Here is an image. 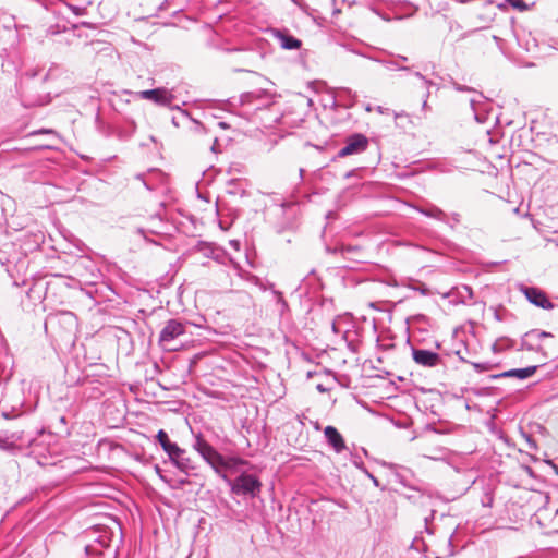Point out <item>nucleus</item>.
I'll list each match as a JSON object with an SVG mask.
<instances>
[{
	"label": "nucleus",
	"instance_id": "f8f14e48",
	"mask_svg": "<svg viewBox=\"0 0 558 558\" xmlns=\"http://www.w3.org/2000/svg\"><path fill=\"white\" fill-rule=\"evenodd\" d=\"M522 291L529 302L541 308L550 310L555 306L554 303L548 300L546 293L538 288L525 287Z\"/></svg>",
	"mask_w": 558,
	"mask_h": 558
},
{
	"label": "nucleus",
	"instance_id": "412c9836",
	"mask_svg": "<svg viewBox=\"0 0 558 558\" xmlns=\"http://www.w3.org/2000/svg\"><path fill=\"white\" fill-rule=\"evenodd\" d=\"M156 439L169 459L181 452V448L169 439L168 434L163 429L158 430Z\"/></svg>",
	"mask_w": 558,
	"mask_h": 558
},
{
	"label": "nucleus",
	"instance_id": "4c0bfd02",
	"mask_svg": "<svg viewBox=\"0 0 558 558\" xmlns=\"http://www.w3.org/2000/svg\"><path fill=\"white\" fill-rule=\"evenodd\" d=\"M525 437H526V441L529 444V448L530 449H536L537 446H536L535 440H533L530 436H525Z\"/></svg>",
	"mask_w": 558,
	"mask_h": 558
},
{
	"label": "nucleus",
	"instance_id": "49530a36",
	"mask_svg": "<svg viewBox=\"0 0 558 558\" xmlns=\"http://www.w3.org/2000/svg\"><path fill=\"white\" fill-rule=\"evenodd\" d=\"M331 328H332V331H333L335 333H337V332H338V330H337V325H336V323H335V322L332 323Z\"/></svg>",
	"mask_w": 558,
	"mask_h": 558
},
{
	"label": "nucleus",
	"instance_id": "a19ab883",
	"mask_svg": "<svg viewBox=\"0 0 558 558\" xmlns=\"http://www.w3.org/2000/svg\"><path fill=\"white\" fill-rule=\"evenodd\" d=\"M427 99L426 96L424 95V100H423V104H422V109L423 110H426L428 108V105H427Z\"/></svg>",
	"mask_w": 558,
	"mask_h": 558
},
{
	"label": "nucleus",
	"instance_id": "13d9d810",
	"mask_svg": "<svg viewBox=\"0 0 558 558\" xmlns=\"http://www.w3.org/2000/svg\"><path fill=\"white\" fill-rule=\"evenodd\" d=\"M451 538H452V535L448 538V544L449 545L451 544Z\"/></svg>",
	"mask_w": 558,
	"mask_h": 558
},
{
	"label": "nucleus",
	"instance_id": "f3484780",
	"mask_svg": "<svg viewBox=\"0 0 558 558\" xmlns=\"http://www.w3.org/2000/svg\"><path fill=\"white\" fill-rule=\"evenodd\" d=\"M450 302L454 304H466L473 298V290L466 284L454 287L448 294Z\"/></svg>",
	"mask_w": 558,
	"mask_h": 558
},
{
	"label": "nucleus",
	"instance_id": "c03bdc74",
	"mask_svg": "<svg viewBox=\"0 0 558 558\" xmlns=\"http://www.w3.org/2000/svg\"><path fill=\"white\" fill-rule=\"evenodd\" d=\"M414 75L422 81L425 78V76L421 72H415Z\"/></svg>",
	"mask_w": 558,
	"mask_h": 558
},
{
	"label": "nucleus",
	"instance_id": "9d476101",
	"mask_svg": "<svg viewBox=\"0 0 558 558\" xmlns=\"http://www.w3.org/2000/svg\"><path fill=\"white\" fill-rule=\"evenodd\" d=\"M267 96V94L264 90H254V92H247L243 93L235 104L234 99L228 101V106L230 108L235 107L236 105L245 106V105H254V109L258 110L263 107L267 106L268 102L264 101L263 99Z\"/></svg>",
	"mask_w": 558,
	"mask_h": 558
},
{
	"label": "nucleus",
	"instance_id": "4468645a",
	"mask_svg": "<svg viewBox=\"0 0 558 558\" xmlns=\"http://www.w3.org/2000/svg\"><path fill=\"white\" fill-rule=\"evenodd\" d=\"M271 33L274 37L279 41V45L282 49L296 50L302 45L300 39L290 35L287 31L274 28L271 29Z\"/></svg>",
	"mask_w": 558,
	"mask_h": 558
},
{
	"label": "nucleus",
	"instance_id": "cd10ccee",
	"mask_svg": "<svg viewBox=\"0 0 558 558\" xmlns=\"http://www.w3.org/2000/svg\"><path fill=\"white\" fill-rule=\"evenodd\" d=\"M243 278L248 281L250 283L256 286V284H259L260 283V278H258L257 276L253 275V274H250V272H245L243 275Z\"/></svg>",
	"mask_w": 558,
	"mask_h": 558
},
{
	"label": "nucleus",
	"instance_id": "7c9ffc66",
	"mask_svg": "<svg viewBox=\"0 0 558 558\" xmlns=\"http://www.w3.org/2000/svg\"><path fill=\"white\" fill-rule=\"evenodd\" d=\"M460 222V215L458 213H453L449 216V223H447L451 229L454 228L457 223Z\"/></svg>",
	"mask_w": 558,
	"mask_h": 558
},
{
	"label": "nucleus",
	"instance_id": "a878e982",
	"mask_svg": "<svg viewBox=\"0 0 558 558\" xmlns=\"http://www.w3.org/2000/svg\"><path fill=\"white\" fill-rule=\"evenodd\" d=\"M136 178L143 180V183H144V185L146 186L147 190H149V191H155L156 190V184L154 182V180L156 179V171L155 170L150 172L148 178H146L145 174H137Z\"/></svg>",
	"mask_w": 558,
	"mask_h": 558
},
{
	"label": "nucleus",
	"instance_id": "8fccbe9b",
	"mask_svg": "<svg viewBox=\"0 0 558 558\" xmlns=\"http://www.w3.org/2000/svg\"><path fill=\"white\" fill-rule=\"evenodd\" d=\"M317 389H318L319 391H325V388L323 387V385H318V386H317Z\"/></svg>",
	"mask_w": 558,
	"mask_h": 558
},
{
	"label": "nucleus",
	"instance_id": "9b49d317",
	"mask_svg": "<svg viewBox=\"0 0 558 558\" xmlns=\"http://www.w3.org/2000/svg\"><path fill=\"white\" fill-rule=\"evenodd\" d=\"M413 361L424 367H435L441 363V357L438 353L430 350L412 348Z\"/></svg>",
	"mask_w": 558,
	"mask_h": 558
},
{
	"label": "nucleus",
	"instance_id": "6e6552de",
	"mask_svg": "<svg viewBox=\"0 0 558 558\" xmlns=\"http://www.w3.org/2000/svg\"><path fill=\"white\" fill-rule=\"evenodd\" d=\"M128 94H133L135 97L141 99H146L155 102L159 106H171L174 95L165 87H158L154 89H146L136 93L126 92Z\"/></svg>",
	"mask_w": 558,
	"mask_h": 558
},
{
	"label": "nucleus",
	"instance_id": "ea45409f",
	"mask_svg": "<svg viewBox=\"0 0 558 558\" xmlns=\"http://www.w3.org/2000/svg\"><path fill=\"white\" fill-rule=\"evenodd\" d=\"M189 483H190V482H189V480H187V476H185V477H183V478H180V480H179V484H180V485H186V484H189Z\"/></svg>",
	"mask_w": 558,
	"mask_h": 558
},
{
	"label": "nucleus",
	"instance_id": "2f4dec72",
	"mask_svg": "<svg viewBox=\"0 0 558 558\" xmlns=\"http://www.w3.org/2000/svg\"><path fill=\"white\" fill-rule=\"evenodd\" d=\"M423 83H424V86L426 88L425 96H426V98H428L429 95H430V87L435 86V83L433 81L426 78V77L423 80Z\"/></svg>",
	"mask_w": 558,
	"mask_h": 558
},
{
	"label": "nucleus",
	"instance_id": "f704fd0d",
	"mask_svg": "<svg viewBox=\"0 0 558 558\" xmlns=\"http://www.w3.org/2000/svg\"><path fill=\"white\" fill-rule=\"evenodd\" d=\"M69 8L75 15H83L85 12L84 8L77 5H69Z\"/></svg>",
	"mask_w": 558,
	"mask_h": 558
},
{
	"label": "nucleus",
	"instance_id": "c85d7f7f",
	"mask_svg": "<svg viewBox=\"0 0 558 558\" xmlns=\"http://www.w3.org/2000/svg\"><path fill=\"white\" fill-rule=\"evenodd\" d=\"M533 336H538V338H541V339L553 337V335L550 332L538 330V329L531 330V335L529 337H533Z\"/></svg>",
	"mask_w": 558,
	"mask_h": 558
},
{
	"label": "nucleus",
	"instance_id": "de8ad7c7",
	"mask_svg": "<svg viewBox=\"0 0 558 558\" xmlns=\"http://www.w3.org/2000/svg\"><path fill=\"white\" fill-rule=\"evenodd\" d=\"M299 173H300V179L302 180V179H303V175H304V169H302V168H301V169L299 170Z\"/></svg>",
	"mask_w": 558,
	"mask_h": 558
},
{
	"label": "nucleus",
	"instance_id": "603ef678",
	"mask_svg": "<svg viewBox=\"0 0 558 558\" xmlns=\"http://www.w3.org/2000/svg\"><path fill=\"white\" fill-rule=\"evenodd\" d=\"M82 26H86V27H89V24L87 22H82L81 23Z\"/></svg>",
	"mask_w": 558,
	"mask_h": 558
},
{
	"label": "nucleus",
	"instance_id": "09e8293b",
	"mask_svg": "<svg viewBox=\"0 0 558 558\" xmlns=\"http://www.w3.org/2000/svg\"><path fill=\"white\" fill-rule=\"evenodd\" d=\"M353 463H354V465H355L357 469H359V465L364 464L363 462H361V461L359 462V461H356V460H354V461H353Z\"/></svg>",
	"mask_w": 558,
	"mask_h": 558
},
{
	"label": "nucleus",
	"instance_id": "5fc2aeb1",
	"mask_svg": "<svg viewBox=\"0 0 558 558\" xmlns=\"http://www.w3.org/2000/svg\"><path fill=\"white\" fill-rule=\"evenodd\" d=\"M493 38H494L495 41H499L500 40L499 37H497V36H493Z\"/></svg>",
	"mask_w": 558,
	"mask_h": 558
},
{
	"label": "nucleus",
	"instance_id": "4d7b16f0",
	"mask_svg": "<svg viewBox=\"0 0 558 558\" xmlns=\"http://www.w3.org/2000/svg\"><path fill=\"white\" fill-rule=\"evenodd\" d=\"M3 416H4L5 418H9V417H10L8 413H3Z\"/></svg>",
	"mask_w": 558,
	"mask_h": 558
},
{
	"label": "nucleus",
	"instance_id": "1a4fd4ad",
	"mask_svg": "<svg viewBox=\"0 0 558 558\" xmlns=\"http://www.w3.org/2000/svg\"><path fill=\"white\" fill-rule=\"evenodd\" d=\"M470 107L473 111L474 119L478 123H485L489 119V114L492 111V106L487 101V99L483 96L482 93H475L473 97L470 98Z\"/></svg>",
	"mask_w": 558,
	"mask_h": 558
},
{
	"label": "nucleus",
	"instance_id": "aec40b11",
	"mask_svg": "<svg viewBox=\"0 0 558 558\" xmlns=\"http://www.w3.org/2000/svg\"><path fill=\"white\" fill-rule=\"evenodd\" d=\"M531 335V330L524 333L521 340V349L526 351H535L542 354V356L546 360L548 359V354L545 352L543 347L539 344L541 338L538 336L529 337Z\"/></svg>",
	"mask_w": 558,
	"mask_h": 558
},
{
	"label": "nucleus",
	"instance_id": "79ce46f5",
	"mask_svg": "<svg viewBox=\"0 0 558 558\" xmlns=\"http://www.w3.org/2000/svg\"><path fill=\"white\" fill-rule=\"evenodd\" d=\"M393 116H395L396 119H398V118H401V117H405L407 114H405L404 111H401V112H393Z\"/></svg>",
	"mask_w": 558,
	"mask_h": 558
},
{
	"label": "nucleus",
	"instance_id": "58836bf2",
	"mask_svg": "<svg viewBox=\"0 0 558 558\" xmlns=\"http://www.w3.org/2000/svg\"><path fill=\"white\" fill-rule=\"evenodd\" d=\"M376 111L380 114H385V113H389L390 112V109L389 108H385V107H381V106H377L376 107Z\"/></svg>",
	"mask_w": 558,
	"mask_h": 558
},
{
	"label": "nucleus",
	"instance_id": "c756f323",
	"mask_svg": "<svg viewBox=\"0 0 558 558\" xmlns=\"http://www.w3.org/2000/svg\"><path fill=\"white\" fill-rule=\"evenodd\" d=\"M474 369L478 373H483L487 369H489L490 364L489 363H472Z\"/></svg>",
	"mask_w": 558,
	"mask_h": 558
},
{
	"label": "nucleus",
	"instance_id": "c9c22d12",
	"mask_svg": "<svg viewBox=\"0 0 558 558\" xmlns=\"http://www.w3.org/2000/svg\"><path fill=\"white\" fill-rule=\"evenodd\" d=\"M453 86H454V88H456L457 90H459V92L468 90V92H473L474 94L476 93V92H474L473 89L468 88V87H465V86H463V85H460V84H457V83H454V84H453Z\"/></svg>",
	"mask_w": 558,
	"mask_h": 558
},
{
	"label": "nucleus",
	"instance_id": "a18cd8bd",
	"mask_svg": "<svg viewBox=\"0 0 558 558\" xmlns=\"http://www.w3.org/2000/svg\"><path fill=\"white\" fill-rule=\"evenodd\" d=\"M36 133H38V134H39V133H40V134H41V133H52V130L41 129V130L37 131Z\"/></svg>",
	"mask_w": 558,
	"mask_h": 558
},
{
	"label": "nucleus",
	"instance_id": "b1692460",
	"mask_svg": "<svg viewBox=\"0 0 558 558\" xmlns=\"http://www.w3.org/2000/svg\"><path fill=\"white\" fill-rule=\"evenodd\" d=\"M0 450L15 454L19 448L7 437L4 433L0 434Z\"/></svg>",
	"mask_w": 558,
	"mask_h": 558
},
{
	"label": "nucleus",
	"instance_id": "72a5a7b5",
	"mask_svg": "<svg viewBox=\"0 0 558 558\" xmlns=\"http://www.w3.org/2000/svg\"><path fill=\"white\" fill-rule=\"evenodd\" d=\"M512 7H513V8L519 9V10H521V11H523V10H526V9H527L526 3H525V2H523L522 0H515V1H513V2H512Z\"/></svg>",
	"mask_w": 558,
	"mask_h": 558
},
{
	"label": "nucleus",
	"instance_id": "5701e85b",
	"mask_svg": "<svg viewBox=\"0 0 558 558\" xmlns=\"http://www.w3.org/2000/svg\"><path fill=\"white\" fill-rule=\"evenodd\" d=\"M401 62H407L408 57L398 54L395 60H379L378 62L381 63L387 70L390 71H405L409 72L411 70L408 65L400 64Z\"/></svg>",
	"mask_w": 558,
	"mask_h": 558
},
{
	"label": "nucleus",
	"instance_id": "0eeeda50",
	"mask_svg": "<svg viewBox=\"0 0 558 558\" xmlns=\"http://www.w3.org/2000/svg\"><path fill=\"white\" fill-rule=\"evenodd\" d=\"M369 141L366 135L353 133L347 137L344 146L337 154V158L362 154L367 149Z\"/></svg>",
	"mask_w": 558,
	"mask_h": 558
},
{
	"label": "nucleus",
	"instance_id": "7ed1b4c3",
	"mask_svg": "<svg viewBox=\"0 0 558 558\" xmlns=\"http://www.w3.org/2000/svg\"><path fill=\"white\" fill-rule=\"evenodd\" d=\"M193 448L213 468L216 474L220 477L221 474H225L223 470L228 468L227 461L201 434L195 436Z\"/></svg>",
	"mask_w": 558,
	"mask_h": 558
},
{
	"label": "nucleus",
	"instance_id": "f257e3e1",
	"mask_svg": "<svg viewBox=\"0 0 558 558\" xmlns=\"http://www.w3.org/2000/svg\"><path fill=\"white\" fill-rule=\"evenodd\" d=\"M15 93L24 108H33L49 104L50 96L47 93H38V83L35 75L22 76L15 85Z\"/></svg>",
	"mask_w": 558,
	"mask_h": 558
},
{
	"label": "nucleus",
	"instance_id": "a211bd4d",
	"mask_svg": "<svg viewBox=\"0 0 558 558\" xmlns=\"http://www.w3.org/2000/svg\"><path fill=\"white\" fill-rule=\"evenodd\" d=\"M538 368L537 365L527 366L524 368H513L509 369L499 374L490 375L492 379H499V378H506V377H515L518 379H526L531 377L533 374H535L536 369Z\"/></svg>",
	"mask_w": 558,
	"mask_h": 558
},
{
	"label": "nucleus",
	"instance_id": "ddd939ff",
	"mask_svg": "<svg viewBox=\"0 0 558 558\" xmlns=\"http://www.w3.org/2000/svg\"><path fill=\"white\" fill-rule=\"evenodd\" d=\"M170 461L186 476L197 475L195 461L181 448V452L170 458Z\"/></svg>",
	"mask_w": 558,
	"mask_h": 558
},
{
	"label": "nucleus",
	"instance_id": "6e6d98bb",
	"mask_svg": "<svg viewBox=\"0 0 558 558\" xmlns=\"http://www.w3.org/2000/svg\"><path fill=\"white\" fill-rule=\"evenodd\" d=\"M351 174H352V171L348 172V173L345 174V177H347V178H349V177H351Z\"/></svg>",
	"mask_w": 558,
	"mask_h": 558
},
{
	"label": "nucleus",
	"instance_id": "f03ea898",
	"mask_svg": "<svg viewBox=\"0 0 558 558\" xmlns=\"http://www.w3.org/2000/svg\"><path fill=\"white\" fill-rule=\"evenodd\" d=\"M221 478L227 483L231 493L235 496L254 499L259 495L262 489V482L258 477L246 472H242L234 480L229 478L227 474H221Z\"/></svg>",
	"mask_w": 558,
	"mask_h": 558
},
{
	"label": "nucleus",
	"instance_id": "2eb2a0df",
	"mask_svg": "<svg viewBox=\"0 0 558 558\" xmlns=\"http://www.w3.org/2000/svg\"><path fill=\"white\" fill-rule=\"evenodd\" d=\"M56 320L60 326H62L68 332L73 333L77 330V317L74 313L62 311L57 313L53 317L50 318V322Z\"/></svg>",
	"mask_w": 558,
	"mask_h": 558
},
{
	"label": "nucleus",
	"instance_id": "864d4df0",
	"mask_svg": "<svg viewBox=\"0 0 558 558\" xmlns=\"http://www.w3.org/2000/svg\"><path fill=\"white\" fill-rule=\"evenodd\" d=\"M220 2H222V0H213L214 4H217V3H220Z\"/></svg>",
	"mask_w": 558,
	"mask_h": 558
},
{
	"label": "nucleus",
	"instance_id": "37998d69",
	"mask_svg": "<svg viewBox=\"0 0 558 558\" xmlns=\"http://www.w3.org/2000/svg\"><path fill=\"white\" fill-rule=\"evenodd\" d=\"M217 124L221 129H228L229 128V125L226 122H223V121H219Z\"/></svg>",
	"mask_w": 558,
	"mask_h": 558
},
{
	"label": "nucleus",
	"instance_id": "423d86ee",
	"mask_svg": "<svg viewBox=\"0 0 558 558\" xmlns=\"http://www.w3.org/2000/svg\"><path fill=\"white\" fill-rule=\"evenodd\" d=\"M73 270L85 284H96L102 277L96 262L87 256L78 257L73 265Z\"/></svg>",
	"mask_w": 558,
	"mask_h": 558
},
{
	"label": "nucleus",
	"instance_id": "3c124183",
	"mask_svg": "<svg viewBox=\"0 0 558 558\" xmlns=\"http://www.w3.org/2000/svg\"><path fill=\"white\" fill-rule=\"evenodd\" d=\"M144 232H145V231H144V229H142V228H138V229H137V233H140V234H144Z\"/></svg>",
	"mask_w": 558,
	"mask_h": 558
},
{
	"label": "nucleus",
	"instance_id": "e433bc0d",
	"mask_svg": "<svg viewBox=\"0 0 558 558\" xmlns=\"http://www.w3.org/2000/svg\"><path fill=\"white\" fill-rule=\"evenodd\" d=\"M47 33L50 35L59 34L60 33L59 26L58 25L50 26L48 28Z\"/></svg>",
	"mask_w": 558,
	"mask_h": 558
},
{
	"label": "nucleus",
	"instance_id": "dca6fc26",
	"mask_svg": "<svg viewBox=\"0 0 558 558\" xmlns=\"http://www.w3.org/2000/svg\"><path fill=\"white\" fill-rule=\"evenodd\" d=\"M3 433L19 448V450L33 448L36 444V439L33 436L27 435L24 430Z\"/></svg>",
	"mask_w": 558,
	"mask_h": 558
},
{
	"label": "nucleus",
	"instance_id": "4be33fe9",
	"mask_svg": "<svg viewBox=\"0 0 558 558\" xmlns=\"http://www.w3.org/2000/svg\"><path fill=\"white\" fill-rule=\"evenodd\" d=\"M420 214L436 219L438 221H441L444 223H449V216L439 207L435 205H427L425 207H416L415 208Z\"/></svg>",
	"mask_w": 558,
	"mask_h": 558
},
{
	"label": "nucleus",
	"instance_id": "6ab92c4d",
	"mask_svg": "<svg viewBox=\"0 0 558 558\" xmlns=\"http://www.w3.org/2000/svg\"><path fill=\"white\" fill-rule=\"evenodd\" d=\"M324 435L327 439V442L333 448V450L337 453H340L345 449L344 439L336 427L330 425L326 426Z\"/></svg>",
	"mask_w": 558,
	"mask_h": 558
},
{
	"label": "nucleus",
	"instance_id": "473e14b6",
	"mask_svg": "<svg viewBox=\"0 0 558 558\" xmlns=\"http://www.w3.org/2000/svg\"><path fill=\"white\" fill-rule=\"evenodd\" d=\"M256 287H258L263 291H266L269 289L271 292H272V289H275L274 283L264 282L262 279H260V283L256 284Z\"/></svg>",
	"mask_w": 558,
	"mask_h": 558
},
{
	"label": "nucleus",
	"instance_id": "39448f33",
	"mask_svg": "<svg viewBox=\"0 0 558 558\" xmlns=\"http://www.w3.org/2000/svg\"><path fill=\"white\" fill-rule=\"evenodd\" d=\"M92 534H97L93 542L85 545V553L89 557L97 558H113L116 549L111 548L112 534L107 530L93 531Z\"/></svg>",
	"mask_w": 558,
	"mask_h": 558
},
{
	"label": "nucleus",
	"instance_id": "20e7f679",
	"mask_svg": "<svg viewBox=\"0 0 558 558\" xmlns=\"http://www.w3.org/2000/svg\"><path fill=\"white\" fill-rule=\"evenodd\" d=\"M185 333V323L179 319H169L160 330L158 343L165 351L175 352L179 349V347L175 345V340Z\"/></svg>",
	"mask_w": 558,
	"mask_h": 558
},
{
	"label": "nucleus",
	"instance_id": "bb28decb",
	"mask_svg": "<svg viewBox=\"0 0 558 558\" xmlns=\"http://www.w3.org/2000/svg\"><path fill=\"white\" fill-rule=\"evenodd\" d=\"M359 469L369 478L372 480L373 484L378 487L379 486V481L372 474L368 472V470L365 468L364 464H361L359 465Z\"/></svg>",
	"mask_w": 558,
	"mask_h": 558
},
{
	"label": "nucleus",
	"instance_id": "bf43d9fd",
	"mask_svg": "<svg viewBox=\"0 0 558 558\" xmlns=\"http://www.w3.org/2000/svg\"><path fill=\"white\" fill-rule=\"evenodd\" d=\"M366 110H367V111H371V110H372V107H371V106H367V107H366Z\"/></svg>",
	"mask_w": 558,
	"mask_h": 558
},
{
	"label": "nucleus",
	"instance_id": "393cba45",
	"mask_svg": "<svg viewBox=\"0 0 558 558\" xmlns=\"http://www.w3.org/2000/svg\"><path fill=\"white\" fill-rule=\"evenodd\" d=\"M272 296L279 306V314L283 316L289 311L288 302L284 300L282 293L276 289H272Z\"/></svg>",
	"mask_w": 558,
	"mask_h": 558
}]
</instances>
